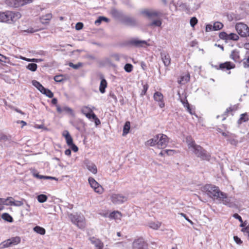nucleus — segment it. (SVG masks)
I'll use <instances>...</instances> for the list:
<instances>
[{
  "mask_svg": "<svg viewBox=\"0 0 249 249\" xmlns=\"http://www.w3.org/2000/svg\"><path fill=\"white\" fill-rule=\"evenodd\" d=\"M154 100L159 102V106L162 108L164 107V103L163 101V96L162 94L159 91H156L154 94Z\"/></svg>",
  "mask_w": 249,
  "mask_h": 249,
  "instance_id": "nucleus-16",
  "label": "nucleus"
},
{
  "mask_svg": "<svg viewBox=\"0 0 249 249\" xmlns=\"http://www.w3.org/2000/svg\"><path fill=\"white\" fill-rule=\"evenodd\" d=\"M23 205V201H15L14 199L13 206L16 207H20Z\"/></svg>",
  "mask_w": 249,
  "mask_h": 249,
  "instance_id": "nucleus-52",
  "label": "nucleus"
},
{
  "mask_svg": "<svg viewBox=\"0 0 249 249\" xmlns=\"http://www.w3.org/2000/svg\"><path fill=\"white\" fill-rule=\"evenodd\" d=\"M148 225L150 228L154 230H157L160 227L161 223L159 221L150 222L149 223Z\"/></svg>",
  "mask_w": 249,
  "mask_h": 249,
  "instance_id": "nucleus-30",
  "label": "nucleus"
},
{
  "mask_svg": "<svg viewBox=\"0 0 249 249\" xmlns=\"http://www.w3.org/2000/svg\"><path fill=\"white\" fill-rule=\"evenodd\" d=\"M179 95V98L180 102L183 105L184 107L186 108V110L188 112H189L191 115L195 114V111H194L191 108L190 105L186 99V97L185 96L183 98H182L180 96L179 93H178Z\"/></svg>",
  "mask_w": 249,
  "mask_h": 249,
  "instance_id": "nucleus-14",
  "label": "nucleus"
},
{
  "mask_svg": "<svg viewBox=\"0 0 249 249\" xmlns=\"http://www.w3.org/2000/svg\"><path fill=\"white\" fill-rule=\"evenodd\" d=\"M47 196L46 195L44 194H41L37 196V199L38 201L40 203H44L46 202L47 200Z\"/></svg>",
  "mask_w": 249,
  "mask_h": 249,
  "instance_id": "nucleus-35",
  "label": "nucleus"
},
{
  "mask_svg": "<svg viewBox=\"0 0 249 249\" xmlns=\"http://www.w3.org/2000/svg\"><path fill=\"white\" fill-rule=\"evenodd\" d=\"M10 241L11 242L12 246L16 245L18 244V243H19L20 242V237H18V236L15 237H12V238H10Z\"/></svg>",
  "mask_w": 249,
  "mask_h": 249,
  "instance_id": "nucleus-40",
  "label": "nucleus"
},
{
  "mask_svg": "<svg viewBox=\"0 0 249 249\" xmlns=\"http://www.w3.org/2000/svg\"><path fill=\"white\" fill-rule=\"evenodd\" d=\"M160 56L165 66H169L171 63V58L169 54L167 52L162 51L160 53Z\"/></svg>",
  "mask_w": 249,
  "mask_h": 249,
  "instance_id": "nucleus-15",
  "label": "nucleus"
},
{
  "mask_svg": "<svg viewBox=\"0 0 249 249\" xmlns=\"http://www.w3.org/2000/svg\"><path fill=\"white\" fill-rule=\"evenodd\" d=\"M34 231L36 233L41 235H44L45 234V230L40 226H36L34 228Z\"/></svg>",
  "mask_w": 249,
  "mask_h": 249,
  "instance_id": "nucleus-31",
  "label": "nucleus"
},
{
  "mask_svg": "<svg viewBox=\"0 0 249 249\" xmlns=\"http://www.w3.org/2000/svg\"><path fill=\"white\" fill-rule=\"evenodd\" d=\"M27 69L28 70L34 71L36 70L37 65L35 63H29L27 66Z\"/></svg>",
  "mask_w": 249,
  "mask_h": 249,
  "instance_id": "nucleus-42",
  "label": "nucleus"
},
{
  "mask_svg": "<svg viewBox=\"0 0 249 249\" xmlns=\"http://www.w3.org/2000/svg\"><path fill=\"white\" fill-rule=\"evenodd\" d=\"M107 87V82L106 81L105 79H101V81L100 82V87H99V90L101 93H104L105 92L106 88Z\"/></svg>",
  "mask_w": 249,
  "mask_h": 249,
  "instance_id": "nucleus-24",
  "label": "nucleus"
},
{
  "mask_svg": "<svg viewBox=\"0 0 249 249\" xmlns=\"http://www.w3.org/2000/svg\"><path fill=\"white\" fill-rule=\"evenodd\" d=\"M92 109L89 107L84 106L81 108V111L84 114L86 115L88 113L92 112Z\"/></svg>",
  "mask_w": 249,
  "mask_h": 249,
  "instance_id": "nucleus-37",
  "label": "nucleus"
},
{
  "mask_svg": "<svg viewBox=\"0 0 249 249\" xmlns=\"http://www.w3.org/2000/svg\"><path fill=\"white\" fill-rule=\"evenodd\" d=\"M234 137V135L233 137H230L229 139H228V141L231 143V144L233 145H236L238 143V141L236 139H235L233 137Z\"/></svg>",
  "mask_w": 249,
  "mask_h": 249,
  "instance_id": "nucleus-48",
  "label": "nucleus"
},
{
  "mask_svg": "<svg viewBox=\"0 0 249 249\" xmlns=\"http://www.w3.org/2000/svg\"><path fill=\"white\" fill-rule=\"evenodd\" d=\"M233 217L234 218H235V219H237L238 220H239V221L241 222V223H242L243 222V220H242V217H241V216H240L238 213H234L233 215Z\"/></svg>",
  "mask_w": 249,
  "mask_h": 249,
  "instance_id": "nucleus-63",
  "label": "nucleus"
},
{
  "mask_svg": "<svg viewBox=\"0 0 249 249\" xmlns=\"http://www.w3.org/2000/svg\"><path fill=\"white\" fill-rule=\"evenodd\" d=\"M142 85L143 86V89L142 90V91L141 93V96H143V95H144L146 93V91L148 89V85L147 84H144L143 82L142 81Z\"/></svg>",
  "mask_w": 249,
  "mask_h": 249,
  "instance_id": "nucleus-44",
  "label": "nucleus"
},
{
  "mask_svg": "<svg viewBox=\"0 0 249 249\" xmlns=\"http://www.w3.org/2000/svg\"><path fill=\"white\" fill-rule=\"evenodd\" d=\"M52 18V15L51 14H48L46 15L44 17H43L42 18V20H50Z\"/></svg>",
  "mask_w": 249,
  "mask_h": 249,
  "instance_id": "nucleus-59",
  "label": "nucleus"
},
{
  "mask_svg": "<svg viewBox=\"0 0 249 249\" xmlns=\"http://www.w3.org/2000/svg\"><path fill=\"white\" fill-rule=\"evenodd\" d=\"M132 69L133 66L131 64L127 63L124 65V69L127 72H131L132 71Z\"/></svg>",
  "mask_w": 249,
  "mask_h": 249,
  "instance_id": "nucleus-45",
  "label": "nucleus"
},
{
  "mask_svg": "<svg viewBox=\"0 0 249 249\" xmlns=\"http://www.w3.org/2000/svg\"><path fill=\"white\" fill-rule=\"evenodd\" d=\"M165 153L167 155H172L175 153V151L174 150H165Z\"/></svg>",
  "mask_w": 249,
  "mask_h": 249,
  "instance_id": "nucleus-64",
  "label": "nucleus"
},
{
  "mask_svg": "<svg viewBox=\"0 0 249 249\" xmlns=\"http://www.w3.org/2000/svg\"><path fill=\"white\" fill-rule=\"evenodd\" d=\"M121 216V213L119 212H113L109 214V217L114 219L120 218Z\"/></svg>",
  "mask_w": 249,
  "mask_h": 249,
  "instance_id": "nucleus-39",
  "label": "nucleus"
},
{
  "mask_svg": "<svg viewBox=\"0 0 249 249\" xmlns=\"http://www.w3.org/2000/svg\"><path fill=\"white\" fill-rule=\"evenodd\" d=\"M100 64L102 65H108L115 67V66L112 64L111 60L108 58H106L100 62Z\"/></svg>",
  "mask_w": 249,
  "mask_h": 249,
  "instance_id": "nucleus-41",
  "label": "nucleus"
},
{
  "mask_svg": "<svg viewBox=\"0 0 249 249\" xmlns=\"http://www.w3.org/2000/svg\"><path fill=\"white\" fill-rule=\"evenodd\" d=\"M110 13L114 18L119 19L121 21L124 15L122 11H119L115 8H112L111 10Z\"/></svg>",
  "mask_w": 249,
  "mask_h": 249,
  "instance_id": "nucleus-18",
  "label": "nucleus"
},
{
  "mask_svg": "<svg viewBox=\"0 0 249 249\" xmlns=\"http://www.w3.org/2000/svg\"><path fill=\"white\" fill-rule=\"evenodd\" d=\"M7 60H8V58L6 57V56L0 54V61L4 63H7Z\"/></svg>",
  "mask_w": 249,
  "mask_h": 249,
  "instance_id": "nucleus-60",
  "label": "nucleus"
},
{
  "mask_svg": "<svg viewBox=\"0 0 249 249\" xmlns=\"http://www.w3.org/2000/svg\"><path fill=\"white\" fill-rule=\"evenodd\" d=\"M128 44L135 47H143L148 46L146 41L139 40L138 38H132L128 41Z\"/></svg>",
  "mask_w": 249,
  "mask_h": 249,
  "instance_id": "nucleus-10",
  "label": "nucleus"
},
{
  "mask_svg": "<svg viewBox=\"0 0 249 249\" xmlns=\"http://www.w3.org/2000/svg\"><path fill=\"white\" fill-rule=\"evenodd\" d=\"M3 203L2 205L6 206H13L14 198L9 196L6 198H4Z\"/></svg>",
  "mask_w": 249,
  "mask_h": 249,
  "instance_id": "nucleus-28",
  "label": "nucleus"
},
{
  "mask_svg": "<svg viewBox=\"0 0 249 249\" xmlns=\"http://www.w3.org/2000/svg\"><path fill=\"white\" fill-rule=\"evenodd\" d=\"M1 244L2 245V247L3 248H8L10 246H12L11 242L10 239L4 241Z\"/></svg>",
  "mask_w": 249,
  "mask_h": 249,
  "instance_id": "nucleus-47",
  "label": "nucleus"
},
{
  "mask_svg": "<svg viewBox=\"0 0 249 249\" xmlns=\"http://www.w3.org/2000/svg\"><path fill=\"white\" fill-rule=\"evenodd\" d=\"M201 191L209 197L216 199L218 198L220 194L222 193L218 187L211 184H206L203 186Z\"/></svg>",
  "mask_w": 249,
  "mask_h": 249,
  "instance_id": "nucleus-3",
  "label": "nucleus"
},
{
  "mask_svg": "<svg viewBox=\"0 0 249 249\" xmlns=\"http://www.w3.org/2000/svg\"><path fill=\"white\" fill-rule=\"evenodd\" d=\"M63 136L65 138L67 145L72 144L73 140L68 130H64L62 133Z\"/></svg>",
  "mask_w": 249,
  "mask_h": 249,
  "instance_id": "nucleus-21",
  "label": "nucleus"
},
{
  "mask_svg": "<svg viewBox=\"0 0 249 249\" xmlns=\"http://www.w3.org/2000/svg\"><path fill=\"white\" fill-rule=\"evenodd\" d=\"M111 200L114 204H121L127 200V197L122 195L114 194L111 195Z\"/></svg>",
  "mask_w": 249,
  "mask_h": 249,
  "instance_id": "nucleus-8",
  "label": "nucleus"
},
{
  "mask_svg": "<svg viewBox=\"0 0 249 249\" xmlns=\"http://www.w3.org/2000/svg\"><path fill=\"white\" fill-rule=\"evenodd\" d=\"M133 249H147V245L143 238L135 240L132 245Z\"/></svg>",
  "mask_w": 249,
  "mask_h": 249,
  "instance_id": "nucleus-12",
  "label": "nucleus"
},
{
  "mask_svg": "<svg viewBox=\"0 0 249 249\" xmlns=\"http://www.w3.org/2000/svg\"><path fill=\"white\" fill-rule=\"evenodd\" d=\"M103 21L106 22H108L109 21V19L105 17L100 16L98 17V19L95 21L94 23L96 25H99Z\"/></svg>",
  "mask_w": 249,
  "mask_h": 249,
  "instance_id": "nucleus-29",
  "label": "nucleus"
},
{
  "mask_svg": "<svg viewBox=\"0 0 249 249\" xmlns=\"http://www.w3.org/2000/svg\"><path fill=\"white\" fill-rule=\"evenodd\" d=\"M142 14L145 15L149 18L152 17H157L158 13L156 11H150L148 10H144L142 12Z\"/></svg>",
  "mask_w": 249,
  "mask_h": 249,
  "instance_id": "nucleus-27",
  "label": "nucleus"
},
{
  "mask_svg": "<svg viewBox=\"0 0 249 249\" xmlns=\"http://www.w3.org/2000/svg\"><path fill=\"white\" fill-rule=\"evenodd\" d=\"M85 165L86 166L87 168L91 173L94 174H95L97 172V169L96 166L93 163L90 162L89 161H87L85 162Z\"/></svg>",
  "mask_w": 249,
  "mask_h": 249,
  "instance_id": "nucleus-19",
  "label": "nucleus"
},
{
  "mask_svg": "<svg viewBox=\"0 0 249 249\" xmlns=\"http://www.w3.org/2000/svg\"><path fill=\"white\" fill-rule=\"evenodd\" d=\"M90 242L94 245L95 249H103L104 247L103 243L99 239L94 237L89 238Z\"/></svg>",
  "mask_w": 249,
  "mask_h": 249,
  "instance_id": "nucleus-17",
  "label": "nucleus"
},
{
  "mask_svg": "<svg viewBox=\"0 0 249 249\" xmlns=\"http://www.w3.org/2000/svg\"><path fill=\"white\" fill-rule=\"evenodd\" d=\"M69 218L72 223L79 228L82 229L85 227V219L83 215L70 214Z\"/></svg>",
  "mask_w": 249,
  "mask_h": 249,
  "instance_id": "nucleus-4",
  "label": "nucleus"
},
{
  "mask_svg": "<svg viewBox=\"0 0 249 249\" xmlns=\"http://www.w3.org/2000/svg\"><path fill=\"white\" fill-rule=\"evenodd\" d=\"M121 22L125 25L131 26H134L137 24V21L134 18L125 15L123 17Z\"/></svg>",
  "mask_w": 249,
  "mask_h": 249,
  "instance_id": "nucleus-13",
  "label": "nucleus"
},
{
  "mask_svg": "<svg viewBox=\"0 0 249 249\" xmlns=\"http://www.w3.org/2000/svg\"><path fill=\"white\" fill-rule=\"evenodd\" d=\"M239 36L235 33H230L228 34V40H232L234 41L238 40Z\"/></svg>",
  "mask_w": 249,
  "mask_h": 249,
  "instance_id": "nucleus-38",
  "label": "nucleus"
},
{
  "mask_svg": "<svg viewBox=\"0 0 249 249\" xmlns=\"http://www.w3.org/2000/svg\"><path fill=\"white\" fill-rule=\"evenodd\" d=\"M186 142L188 148L192 151L197 157L202 159L203 160H209L210 155L202 148L196 144L195 142L193 139L188 136L186 139Z\"/></svg>",
  "mask_w": 249,
  "mask_h": 249,
  "instance_id": "nucleus-1",
  "label": "nucleus"
},
{
  "mask_svg": "<svg viewBox=\"0 0 249 249\" xmlns=\"http://www.w3.org/2000/svg\"><path fill=\"white\" fill-rule=\"evenodd\" d=\"M130 124L129 122H126L125 123L123 128V135H125L129 132L130 127Z\"/></svg>",
  "mask_w": 249,
  "mask_h": 249,
  "instance_id": "nucleus-34",
  "label": "nucleus"
},
{
  "mask_svg": "<svg viewBox=\"0 0 249 249\" xmlns=\"http://www.w3.org/2000/svg\"><path fill=\"white\" fill-rule=\"evenodd\" d=\"M33 1V0H18L20 6L30 3L32 2Z\"/></svg>",
  "mask_w": 249,
  "mask_h": 249,
  "instance_id": "nucleus-49",
  "label": "nucleus"
},
{
  "mask_svg": "<svg viewBox=\"0 0 249 249\" xmlns=\"http://www.w3.org/2000/svg\"><path fill=\"white\" fill-rule=\"evenodd\" d=\"M21 17L19 12H14L7 11L4 12H0V22L12 23L15 22Z\"/></svg>",
  "mask_w": 249,
  "mask_h": 249,
  "instance_id": "nucleus-2",
  "label": "nucleus"
},
{
  "mask_svg": "<svg viewBox=\"0 0 249 249\" xmlns=\"http://www.w3.org/2000/svg\"><path fill=\"white\" fill-rule=\"evenodd\" d=\"M1 217L4 220L11 222L13 221V218L8 213H4L2 214Z\"/></svg>",
  "mask_w": 249,
  "mask_h": 249,
  "instance_id": "nucleus-36",
  "label": "nucleus"
},
{
  "mask_svg": "<svg viewBox=\"0 0 249 249\" xmlns=\"http://www.w3.org/2000/svg\"><path fill=\"white\" fill-rule=\"evenodd\" d=\"M89 182L94 191L98 194H102L103 191V187L92 178H89Z\"/></svg>",
  "mask_w": 249,
  "mask_h": 249,
  "instance_id": "nucleus-9",
  "label": "nucleus"
},
{
  "mask_svg": "<svg viewBox=\"0 0 249 249\" xmlns=\"http://www.w3.org/2000/svg\"><path fill=\"white\" fill-rule=\"evenodd\" d=\"M235 29L241 37H246L249 36V27L246 24L242 22L236 23Z\"/></svg>",
  "mask_w": 249,
  "mask_h": 249,
  "instance_id": "nucleus-5",
  "label": "nucleus"
},
{
  "mask_svg": "<svg viewBox=\"0 0 249 249\" xmlns=\"http://www.w3.org/2000/svg\"><path fill=\"white\" fill-rule=\"evenodd\" d=\"M33 85L40 92L44 88V87L38 81L36 80L32 81Z\"/></svg>",
  "mask_w": 249,
  "mask_h": 249,
  "instance_id": "nucleus-32",
  "label": "nucleus"
},
{
  "mask_svg": "<svg viewBox=\"0 0 249 249\" xmlns=\"http://www.w3.org/2000/svg\"><path fill=\"white\" fill-rule=\"evenodd\" d=\"M218 199L222 201L223 204L229 207H233L234 204L231 201L230 197H228L226 194L222 192Z\"/></svg>",
  "mask_w": 249,
  "mask_h": 249,
  "instance_id": "nucleus-11",
  "label": "nucleus"
},
{
  "mask_svg": "<svg viewBox=\"0 0 249 249\" xmlns=\"http://www.w3.org/2000/svg\"><path fill=\"white\" fill-rule=\"evenodd\" d=\"M223 27V25L222 23L217 21L214 23L213 27V31H217L222 29Z\"/></svg>",
  "mask_w": 249,
  "mask_h": 249,
  "instance_id": "nucleus-33",
  "label": "nucleus"
},
{
  "mask_svg": "<svg viewBox=\"0 0 249 249\" xmlns=\"http://www.w3.org/2000/svg\"><path fill=\"white\" fill-rule=\"evenodd\" d=\"M233 239H234V241L237 244H241L242 243V241H241V240L240 239V238H239L238 236H234L233 237Z\"/></svg>",
  "mask_w": 249,
  "mask_h": 249,
  "instance_id": "nucleus-62",
  "label": "nucleus"
},
{
  "mask_svg": "<svg viewBox=\"0 0 249 249\" xmlns=\"http://www.w3.org/2000/svg\"><path fill=\"white\" fill-rule=\"evenodd\" d=\"M230 58L235 62H240L241 59L239 55V52L237 50H234L231 52L230 55Z\"/></svg>",
  "mask_w": 249,
  "mask_h": 249,
  "instance_id": "nucleus-20",
  "label": "nucleus"
},
{
  "mask_svg": "<svg viewBox=\"0 0 249 249\" xmlns=\"http://www.w3.org/2000/svg\"><path fill=\"white\" fill-rule=\"evenodd\" d=\"M212 66L214 67L217 70H220L223 71H230L231 69H234L235 67V65L231 62L226 61L224 63L219 64V65L213 66L212 65Z\"/></svg>",
  "mask_w": 249,
  "mask_h": 249,
  "instance_id": "nucleus-6",
  "label": "nucleus"
},
{
  "mask_svg": "<svg viewBox=\"0 0 249 249\" xmlns=\"http://www.w3.org/2000/svg\"><path fill=\"white\" fill-rule=\"evenodd\" d=\"M158 139L157 141V146L159 149H163L165 148L168 143V138L163 134H158Z\"/></svg>",
  "mask_w": 249,
  "mask_h": 249,
  "instance_id": "nucleus-7",
  "label": "nucleus"
},
{
  "mask_svg": "<svg viewBox=\"0 0 249 249\" xmlns=\"http://www.w3.org/2000/svg\"><path fill=\"white\" fill-rule=\"evenodd\" d=\"M6 4L10 7H18L20 6L18 0H6Z\"/></svg>",
  "mask_w": 249,
  "mask_h": 249,
  "instance_id": "nucleus-25",
  "label": "nucleus"
},
{
  "mask_svg": "<svg viewBox=\"0 0 249 249\" xmlns=\"http://www.w3.org/2000/svg\"><path fill=\"white\" fill-rule=\"evenodd\" d=\"M92 120L94 122L96 126H97L101 124L100 120L97 118L96 115H93Z\"/></svg>",
  "mask_w": 249,
  "mask_h": 249,
  "instance_id": "nucleus-53",
  "label": "nucleus"
},
{
  "mask_svg": "<svg viewBox=\"0 0 249 249\" xmlns=\"http://www.w3.org/2000/svg\"><path fill=\"white\" fill-rule=\"evenodd\" d=\"M161 25V22L160 20L156 19L153 20L151 23H150L149 26H156L157 27H160Z\"/></svg>",
  "mask_w": 249,
  "mask_h": 249,
  "instance_id": "nucleus-46",
  "label": "nucleus"
},
{
  "mask_svg": "<svg viewBox=\"0 0 249 249\" xmlns=\"http://www.w3.org/2000/svg\"><path fill=\"white\" fill-rule=\"evenodd\" d=\"M69 146H70V148L72 149V150H73L75 152H77L78 150V147L73 143H72V144L69 145Z\"/></svg>",
  "mask_w": 249,
  "mask_h": 249,
  "instance_id": "nucleus-58",
  "label": "nucleus"
},
{
  "mask_svg": "<svg viewBox=\"0 0 249 249\" xmlns=\"http://www.w3.org/2000/svg\"><path fill=\"white\" fill-rule=\"evenodd\" d=\"M242 231H243L245 235L247 236L249 235V226H247V227L243 228L242 229Z\"/></svg>",
  "mask_w": 249,
  "mask_h": 249,
  "instance_id": "nucleus-55",
  "label": "nucleus"
},
{
  "mask_svg": "<svg viewBox=\"0 0 249 249\" xmlns=\"http://www.w3.org/2000/svg\"><path fill=\"white\" fill-rule=\"evenodd\" d=\"M249 119V115L247 113H244L240 115V118L237 121L238 125L241 124L243 123L247 122Z\"/></svg>",
  "mask_w": 249,
  "mask_h": 249,
  "instance_id": "nucleus-23",
  "label": "nucleus"
},
{
  "mask_svg": "<svg viewBox=\"0 0 249 249\" xmlns=\"http://www.w3.org/2000/svg\"><path fill=\"white\" fill-rule=\"evenodd\" d=\"M83 65V64L81 62H78L77 63V64H74L73 63H72V62H70L69 63V66L70 67H71L73 69H75V70H77L80 67H81Z\"/></svg>",
  "mask_w": 249,
  "mask_h": 249,
  "instance_id": "nucleus-43",
  "label": "nucleus"
},
{
  "mask_svg": "<svg viewBox=\"0 0 249 249\" xmlns=\"http://www.w3.org/2000/svg\"><path fill=\"white\" fill-rule=\"evenodd\" d=\"M242 231H243L245 235L247 236L249 235V226H247V227L243 228L242 229Z\"/></svg>",
  "mask_w": 249,
  "mask_h": 249,
  "instance_id": "nucleus-54",
  "label": "nucleus"
},
{
  "mask_svg": "<svg viewBox=\"0 0 249 249\" xmlns=\"http://www.w3.org/2000/svg\"><path fill=\"white\" fill-rule=\"evenodd\" d=\"M190 25L192 27H194L197 23V19L196 17H193L190 19Z\"/></svg>",
  "mask_w": 249,
  "mask_h": 249,
  "instance_id": "nucleus-51",
  "label": "nucleus"
},
{
  "mask_svg": "<svg viewBox=\"0 0 249 249\" xmlns=\"http://www.w3.org/2000/svg\"><path fill=\"white\" fill-rule=\"evenodd\" d=\"M83 24L82 22H78L75 25V29L76 30H80L82 29L83 27Z\"/></svg>",
  "mask_w": 249,
  "mask_h": 249,
  "instance_id": "nucleus-56",
  "label": "nucleus"
},
{
  "mask_svg": "<svg viewBox=\"0 0 249 249\" xmlns=\"http://www.w3.org/2000/svg\"><path fill=\"white\" fill-rule=\"evenodd\" d=\"M40 92L49 98H52L53 97V93L50 89L45 88L44 87Z\"/></svg>",
  "mask_w": 249,
  "mask_h": 249,
  "instance_id": "nucleus-26",
  "label": "nucleus"
},
{
  "mask_svg": "<svg viewBox=\"0 0 249 249\" xmlns=\"http://www.w3.org/2000/svg\"><path fill=\"white\" fill-rule=\"evenodd\" d=\"M158 139V135L155 136L153 138L147 140L145 142V145L146 146H157V141Z\"/></svg>",
  "mask_w": 249,
  "mask_h": 249,
  "instance_id": "nucleus-22",
  "label": "nucleus"
},
{
  "mask_svg": "<svg viewBox=\"0 0 249 249\" xmlns=\"http://www.w3.org/2000/svg\"><path fill=\"white\" fill-rule=\"evenodd\" d=\"M219 37L222 39L228 40V34L225 32H221L219 34Z\"/></svg>",
  "mask_w": 249,
  "mask_h": 249,
  "instance_id": "nucleus-50",
  "label": "nucleus"
},
{
  "mask_svg": "<svg viewBox=\"0 0 249 249\" xmlns=\"http://www.w3.org/2000/svg\"><path fill=\"white\" fill-rule=\"evenodd\" d=\"M93 115H95V113L92 111V112L88 113L86 115V117L88 118L89 120H92L93 119Z\"/></svg>",
  "mask_w": 249,
  "mask_h": 249,
  "instance_id": "nucleus-61",
  "label": "nucleus"
},
{
  "mask_svg": "<svg viewBox=\"0 0 249 249\" xmlns=\"http://www.w3.org/2000/svg\"><path fill=\"white\" fill-rule=\"evenodd\" d=\"M33 175L34 177L38 179H45V176L40 175L38 174V173H34Z\"/></svg>",
  "mask_w": 249,
  "mask_h": 249,
  "instance_id": "nucleus-57",
  "label": "nucleus"
}]
</instances>
